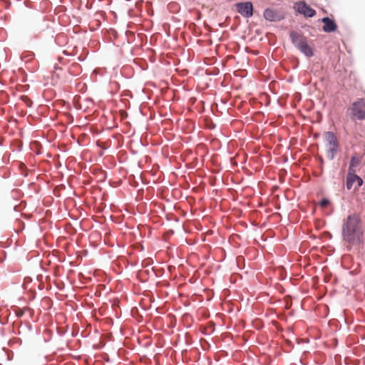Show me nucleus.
Masks as SVG:
<instances>
[{"instance_id":"obj_1","label":"nucleus","mask_w":365,"mask_h":365,"mask_svg":"<svg viewBox=\"0 0 365 365\" xmlns=\"http://www.w3.org/2000/svg\"><path fill=\"white\" fill-rule=\"evenodd\" d=\"M364 230L361 219L356 213L349 215L343 220L341 237L344 242L351 246L362 242Z\"/></svg>"},{"instance_id":"obj_2","label":"nucleus","mask_w":365,"mask_h":365,"mask_svg":"<svg viewBox=\"0 0 365 365\" xmlns=\"http://www.w3.org/2000/svg\"><path fill=\"white\" fill-rule=\"evenodd\" d=\"M289 37L292 44L306 56L312 57L314 55V52L307 44L305 37L294 31L290 32Z\"/></svg>"},{"instance_id":"obj_3","label":"nucleus","mask_w":365,"mask_h":365,"mask_svg":"<svg viewBox=\"0 0 365 365\" xmlns=\"http://www.w3.org/2000/svg\"><path fill=\"white\" fill-rule=\"evenodd\" d=\"M31 27L34 33L39 34L50 28V22L46 16L37 12L31 20Z\"/></svg>"},{"instance_id":"obj_4","label":"nucleus","mask_w":365,"mask_h":365,"mask_svg":"<svg viewBox=\"0 0 365 365\" xmlns=\"http://www.w3.org/2000/svg\"><path fill=\"white\" fill-rule=\"evenodd\" d=\"M351 114L356 116L359 120H365V100L359 99L353 103L350 108Z\"/></svg>"},{"instance_id":"obj_5","label":"nucleus","mask_w":365,"mask_h":365,"mask_svg":"<svg viewBox=\"0 0 365 365\" xmlns=\"http://www.w3.org/2000/svg\"><path fill=\"white\" fill-rule=\"evenodd\" d=\"M237 10L245 18L253 16V4L251 1L240 2L236 4Z\"/></svg>"},{"instance_id":"obj_6","label":"nucleus","mask_w":365,"mask_h":365,"mask_svg":"<svg viewBox=\"0 0 365 365\" xmlns=\"http://www.w3.org/2000/svg\"><path fill=\"white\" fill-rule=\"evenodd\" d=\"M263 16L264 19L269 21H280L284 19L283 15L277 11L276 10L273 9H266L264 11Z\"/></svg>"},{"instance_id":"obj_7","label":"nucleus","mask_w":365,"mask_h":365,"mask_svg":"<svg viewBox=\"0 0 365 365\" xmlns=\"http://www.w3.org/2000/svg\"><path fill=\"white\" fill-rule=\"evenodd\" d=\"M319 21L324 24L322 30L326 33L334 32L337 29V25L336 22L333 19H331L329 16L323 17Z\"/></svg>"},{"instance_id":"obj_8","label":"nucleus","mask_w":365,"mask_h":365,"mask_svg":"<svg viewBox=\"0 0 365 365\" xmlns=\"http://www.w3.org/2000/svg\"><path fill=\"white\" fill-rule=\"evenodd\" d=\"M297 11L306 17H313L316 14V11L304 1L299 3L297 6Z\"/></svg>"},{"instance_id":"obj_9","label":"nucleus","mask_w":365,"mask_h":365,"mask_svg":"<svg viewBox=\"0 0 365 365\" xmlns=\"http://www.w3.org/2000/svg\"><path fill=\"white\" fill-rule=\"evenodd\" d=\"M324 138L327 148L339 147V143L335 134L331 131L324 133Z\"/></svg>"},{"instance_id":"obj_10","label":"nucleus","mask_w":365,"mask_h":365,"mask_svg":"<svg viewBox=\"0 0 365 365\" xmlns=\"http://www.w3.org/2000/svg\"><path fill=\"white\" fill-rule=\"evenodd\" d=\"M355 171L348 170L346 180V186L348 190H350L352 187V185L354 182H356V179L354 178Z\"/></svg>"},{"instance_id":"obj_11","label":"nucleus","mask_w":365,"mask_h":365,"mask_svg":"<svg viewBox=\"0 0 365 365\" xmlns=\"http://www.w3.org/2000/svg\"><path fill=\"white\" fill-rule=\"evenodd\" d=\"M360 163V160L356 155H353L351 158L348 170L355 171L354 168L359 166Z\"/></svg>"},{"instance_id":"obj_12","label":"nucleus","mask_w":365,"mask_h":365,"mask_svg":"<svg viewBox=\"0 0 365 365\" xmlns=\"http://www.w3.org/2000/svg\"><path fill=\"white\" fill-rule=\"evenodd\" d=\"M338 147L327 148V157L330 160H334L337 153Z\"/></svg>"},{"instance_id":"obj_13","label":"nucleus","mask_w":365,"mask_h":365,"mask_svg":"<svg viewBox=\"0 0 365 365\" xmlns=\"http://www.w3.org/2000/svg\"><path fill=\"white\" fill-rule=\"evenodd\" d=\"M330 203V201L329 199L327 198H323L320 202H319V205L321 207H326L329 205V204Z\"/></svg>"},{"instance_id":"obj_14","label":"nucleus","mask_w":365,"mask_h":365,"mask_svg":"<svg viewBox=\"0 0 365 365\" xmlns=\"http://www.w3.org/2000/svg\"><path fill=\"white\" fill-rule=\"evenodd\" d=\"M21 100L26 103L27 106L31 107L32 106L31 100L29 99L27 96H21Z\"/></svg>"},{"instance_id":"obj_15","label":"nucleus","mask_w":365,"mask_h":365,"mask_svg":"<svg viewBox=\"0 0 365 365\" xmlns=\"http://www.w3.org/2000/svg\"><path fill=\"white\" fill-rule=\"evenodd\" d=\"M354 178L356 179V182H357V187H361L364 182L362 178L356 174Z\"/></svg>"},{"instance_id":"obj_16","label":"nucleus","mask_w":365,"mask_h":365,"mask_svg":"<svg viewBox=\"0 0 365 365\" xmlns=\"http://www.w3.org/2000/svg\"><path fill=\"white\" fill-rule=\"evenodd\" d=\"M19 168L21 170H25L26 169V165L24 163H21L20 165H19Z\"/></svg>"}]
</instances>
